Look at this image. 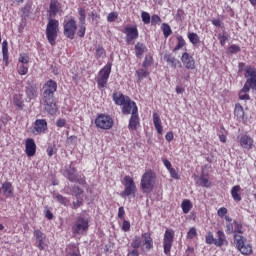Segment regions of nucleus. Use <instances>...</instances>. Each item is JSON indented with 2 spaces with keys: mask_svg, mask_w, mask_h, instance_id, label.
<instances>
[{
  "mask_svg": "<svg viewBox=\"0 0 256 256\" xmlns=\"http://www.w3.org/2000/svg\"><path fill=\"white\" fill-rule=\"evenodd\" d=\"M44 92L42 94V101L44 109L50 115L57 113V102L55 100V91H57V82L53 80L47 81L43 86Z\"/></svg>",
  "mask_w": 256,
  "mask_h": 256,
  "instance_id": "1",
  "label": "nucleus"
},
{
  "mask_svg": "<svg viewBox=\"0 0 256 256\" xmlns=\"http://www.w3.org/2000/svg\"><path fill=\"white\" fill-rule=\"evenodd\" d=\"M244 77L247 80L244 84L243 89H241L239 92V99H241L242 101H249L251 97L247 93H249L251 89H254L256 91V69L251 66L246 67Z\"/></svg>",
  "mask_w": 256,
  "mask_h": 256,
  "instance_id": "2",
  "label": "nucleus"
},
{
  "mask_svg": "<svg viewBox=\"0 0 256 256\" xmlns=\"http://www.w3.org/2000/svg\"><path fill=\"white\" fill-rule=\"evenodd\" d=\"M131 247H133V249L142 247V251H151V248L153 247V238H151V234L144 233L142 236H135L132 239Z\"/></svg>",
  "mask_w": 256,
  "mask_h": 256,
  "instance_id": "3",
  "label": "nucleus"
},
{
  "mask_svg": "<svg viewBox=\"0 0 256 256\" xmlns=\"http://www.w3.org/2000/svg\"><path fill=\"white\" fill-rule=\"evenodd\" d=\"M58 33H59V20L48 18V24L46 27V37L50 45H55L57 41Z\"/></svg>",
  "mask_w": 256,
  "mask_h": 256,
  "instance_id": "4",
  "label": "nucleus"
},
{
  "mask_svg": "<svg viewBox=\"0 0 256 256\" xmlns=\"http://www.w3.org/2000/svg\"><path fill=\"white\" fill-rule=\"evenodd\" d=\"M155 172L148 170L146 171L141 179V187L145 193H151L153 187H155Z\"/></svg>",
  "mask_w": 256,
  "mask_h": 256,
  "instance_id": "5",
  "label": "nucleus"
},
{
  "mask_svg": "<svg viewBox=\"0 0 256 256\" xmlns=\"http://www.w3.org/2000/svg\"><path fill=\"white\" fill-rule=\"evenodd\" d=\"M95 125L96 127H99V129L109 130L113 127V118L109 115L100 114L95 119Z\"/></svg>",
  "mask_w": 256,
  "mask_h": 256,
  "instance_id": "6",
  "label": "nucleus"
},
{
  "mask_svg": "<svg viewBox=\"0 0 256 256\" xmlns=\"http://www.w3.org/2000/svg\"><path fill=\"white\" fill-rule=\"evenodd\" d=\"M234 242L236 243L238 251H240L242 255H250V253H252L253 249L251 248V245L245 244V240L243 239V236L239 234H235Z\"/></svg>",
  "mask_w": 256,
  "mask_h": 256,
  "instance_id": "7",
  "label": "nucleus"
},
{
  "mask_svg": "<svg viewBox=\"0 0 256 256\" xmlns=\"http://www.w3.org/2000/svg\"><path fill=\"white\" fill-rule=\"evenodd\" d=\"M109 75H111V64H107L102 68L98 74L97 83L102 89L107 87V81H109Z\"/></svg>",
  "mask_w": 256,
  "mask_h": 256,
  "instance_id": "8",
  "label": "nucleus"
},
{
  "mask_svg": "<svg viewBox=\"0 0 256 256\" xmlns=\"http://www.w3.org/2000/svg\"><path fill=\"white\" fill-rule=\"evenodd\" d=\"M87 229H89V220L83 217H79L72 227L73 233H76L77 235H82Z\"/></svg>",
  "mask_w": 256,
  "mask_h": 256,
  "instance_id": "9",
  "label": "nucleus"
},
{
  "mask_svg": "<svg viewBox=\"0 0 256 256\" xmlns=\"http://www.w3.org/2000/svg\"><path fill=\"white\" fill-rule=\"evenodd\" d=\"M124 181L125 189L121 192V197H129V195L135 193V182L129 176H125Z\"/></svg>",
  "mask_w": 256,
  "mask_h": 256,
  "instance_id": "10",
  "label": "nucleus"
},
{
  "mask_svg": "<svg viewBox=\"0 0 256 256\" xmlns=\"http://www.w3.org/2000/svg\"><path fill=\"white\" fill-rule=\"evenodd\" d=\"M77 31V23L75 20L70 19L66 24H64V35L68 39L75 38V32Z\"/></svg>",
  "mask_w": 256,
  "mask_h": 256,
  "instance_id": "11",
  "label": "nucleus"
},
{
  "mask_svg": "<svg viewBox=\"0 0 256 256\" xmlns=\"http://www.w3.org/2000/svg\"><path fill=\"white\" fill-rule=\"evenodd\" d=\"M174 236L175 233L173 231L166 230L163 241L165 255H169V253H171V247H173Z\"/></svg>",
  "mask_w": 256,
  "mask_h": 256,
  "instance_id": "12",
  "label": "nucleus"
},
{
  "mask_svg": "<svg viewBox=\"0 0 256 256\" xmlns=\"http://www.w3.org/2000/svg\"><path fill=\"white\" fill-rule=\"evenodd\" d=\"M122 113L123 115H135L138 113L137 104L129 98L126 102L122 105Z\"/></svg>",
  "mask_w": 256,
  "mask_h": 256,
  "instance_id": "13",
  "label": "nucleus"
},
{
  "mask_svg": "<svg viewBox=\"0 0 256 256\" xmlns=\"http://www.w3.org/2000/svg\"><path fill=\"white\" fill-rule=\"evenodd\" d=\"M34 237L36 239V246L40 251H43L47 247V243L45 242L47 239V236L41 232V230H35L34 231Z\"/></svg>",
  "mask_w": 256,
  "mask_h": 256,
  "instance_id": "14",
  "label": "nucleus"
},
{
  "mask_svg": "<svg viewBox=\"0 0 256 256\" xmlns=\"http://www.w3.org/2000/svg\"><path fill=\"white\" fill-rule=\"evenodd\" d=\"M25 92L29 101H31L32 99H36V97L39 95V93L37 92V84H35V82L33 81H28Z\"/></svg>",
  "mask_w": 256,
  "mask_h": 256,
  "instance_id": "15",
  "label": "nucleus"
},
{
  "mask_svg": "<svg viewBox=\"0 0 256 256\" xmlns=\"http://www.w3.org/2000/svg\"><path fill=\"white\" fill-rule=\"evenodd\" d=\"M45 131H47V120L37 119L34 123L33 133L35 135H41V133H45Z\"/></svg>",
  "mask_w": 256,
  "mask_h": 256,
  "instance_id": "16",
  "label": "nucleus"
},
{
  "mask_svg": "<svg viewBox=\"0 0 256 256\" xmlns=\"http://www.w3.org/2000/svg\"><path fill=\"white\" fill-rule=\"evenodd\" d=\"M181 61L186 69H195V60L193 59V56L189 55V53L184 52L181 57Z\"/></svg>",
  "mask_w": 256,
  "mask_h": 256,
  "instance_id": "17",
  "label": "nucleus"
},
{
  "mask_svg": "<svg viewBox=\"0 0 256 256\" xmlns=\"http://www.w3.org/2000/svg\"><path fill=\"white\" fill-rule=\"evenodd\" d=\"M124 33L127 35V43H131L133 39H137V37H139V31L137 30V27H126Z\"/></svg>",
  "mask_w": 256,
  "mask_h": 256,
  "instance_id": "18",
  "label": "nucleus"
},
{
  "mask_svg": "<svg viewBox=\"0 0 256 256\" xmlns=\"http://www.w3.org/2000/svg\"><path fill=\"white\" fill-rule=\"evenodd\" d=\"M238 141L243 149H251L253 147V138L247 135L238 136Z\"/></svg>",
  "mask_w": 256,
  "mask_h": 256,
  "instance_id": "19",
  "label": "nucleus"
},
{
  "mask_svg": "<svg viewBox=\"0 0 256 256\" xmlns=\"http://www.w3.org/2000/svg\"><path fill=\"white\" fill-rule=\"evenodd\" d=\"M26 155L28 157H33L37 151V145H35V140L28 138L26 140Z\"/></svg>",
  "mask_w": 256,
  "mask_h": 256,
  "instance_id": "20",
  "label": "nucleus"
},
{
  "mask_svg": "<svg viewBox=\"0 0 256 256\" xmlns=\"http://www.w3.org/2000/svg\"><path fill=\"white\" fill-rule=\"evenodd\" d=\"M112 99L115 102L116 105H123L127 101H129V96L123 95L121 92H115L112 95Z\"/></svg>",
  "mask_w": 256,
  "mask_h": 256,
  "instance_id": "21",
  "label": "nucleus"
},
{
  "mask_svg": "<svg viewBox=\"0 0 256 256\" xmlns=\"http://www.w3.org/2000/svg\"><path fill=\"white\" fill-rule=\"evenodd\" d=\"M0 193L4 195V197H13V186L10 182H5L2 184L0 188Z\"/></svg>",
  "mask_w": 256,
  "mask_h": 256,
  "instance_id": "22",
  "label": "nucleus"
},
{
  "mask_svg": "<svg viewBox=\"0 0 256 256\" xmlns=\"http://www.w3.org/2000/svg\"><path fill=\"white\" fill-rule=\"evenodd\" d=\"M153 123L157 133H159V135H163V126H161V118L158 113L153 114Z\"/></svg>",
  "mask_w": 256,
  "mask_h": 256,
  "instance_id": "23",
  "label": "nucleus"
},
{
  "mask_svg": "<svg viewBox=\"0 0 256 256\" xmlns=\"http://www.w3.org/2000/svg\"><path fill=\"white\" fill-rule=\"evenodd\" d=\"M59 7H60L59 1L52 0L50 2V17L49 18L55 17L57 15V13H59Z\"/></svg>",
  "mask_w": 256,
  "mask_h": 256,
  "instance_id": "24",
  "label": "nucleus"
},
{
  "mask_svg": "<svg viewBox=\"0 0 256 256\" xmlns=\"http://www.w3.org/2000/svg\"><path fill=\"white\" fill-rule=\"evenodd\" d=\"M135 53L136 57H138V59H141V57H143V53H147V47H145L143 43L138 42L135 45Z\"/></svg>",
  "mask_w": 256,
  "mask_h": 256,
  "instance_id": "25",
  "label": "nucleus"
},
{
  "mask_svg": "<svg viewBox=\"0 0 256 256\" xmlns=\"http://www.w3.org/2000/svg\"><path fill=\"white\" fill-rule=\"evenodd\" d=\"M139 127V114H132L129 121V129L135 131Z\"/></svg>",
  "mask_w": 256,
  "mask_h": 256,
  "instance_id": "26",
  "label": "nucleus"
},
{
  "mask_svg": "<svg viewBox=\"0 0 256 256\" xmlns=\"http://www.w3.org/2000/svg\"><path fill=\"white\" fill-rule=\"evenodd\" d=\"M241 186L236 185L234 187H232L231 189V195H232V199H234V201H237V203H239V201H241Z\"/></svg>",
  "mask_w": 256,
  "mask_h": 256,
  "instance_id": "27",
  "label": "nucleus"
},
{
  "mask_svg": "<svg viewBox=\"0 0 256 256\" xmlns=\"http://www.w3.org/2000/svg\"><path fill=\"white\" fill-rule=\"evenodd\" d=\"M164 61L168 63L171 67H174V69L179 65V60H177L173 55L171 54H165L164 55Z\"/></svg>",
  "mask_w": 256,
  "mask_h": 256,
  "instance_id": "28",
  "label": "nucleus"
},
{
  "mask_svg": "<svg viewBox=\"0 0 256 256\" xmlns=\"http://www.w3.org/2000/svg\"><path fill=\"white\" fill-rule=\"evenodd\" d=\"M196 183L200 187H211V181H209V178H207V176L205 175L200 176V178H198Z\"/></svg>",
  "mask_w": 256,
  "mask_h": 256,
  "instance_id": "29",
  "label": "nucleus"
},
{
  "mask_svg": "<svg viewBox=\"0 0 256 256\" xmlns=\"http://www.w3.org/2000/svg\"><path fill=\"white\" fill-rule=\"evenodd\" d=\"M234 114L236 117H238V119H243V117H245V111L243 110V106H241V104H236Z\"/></svg>",
  "mask_w": 256,
  "mask_h": 256,
  "instance_id": "30",
  "label": "nucleus"
},
{
  "mask_svg": "<svg viewBox=\"0 0 256 256\" xmlns=\"http://www.w3.org/2000/svg\"><path fill=\"white\" fill-rule=\"evenodd\" d=\"M217 235L218 239H216L215 245L216 247H222L223 243H225V234L223 233V231L219 230L217 232Z\"/></svg>",
  "mask_w": 256,
  "mask_h": 256,
  "instance_id": "31",
  "label": "nucleus"
},
{
  "mask_svg": "<svg viewBox=\"0 0 256 256\" xmlns=\"http://www.w3.org/2000/svg\"><path fill=\"white\" fill-rule=\"evenodd\" d=\"M69 181L71 183H79V185H85L87 182L85 181V177H79V176H70Z\"/></svg>",
  "mask_w": 256,
  "mask_h": 256,
  "instance_id": "32",
  "label": "nucleus"
},
{
  "mask_svg": "<svg viewBox=\"0 0 256 256\" xmlns=\"http://www.w3.org/2000/svg\"><path fill=\"white\" fill-rule=\"evenodd\" d=\"M188 39L190 41V43H192V45H197V43H199V35H197V33H188Z\"/></svg>",
  "mask_w": 256,
  "mask_h": 256,
  "instance_id": "33",
  "label": "nucleus"
},
{
  "mask_svg": "<svg viewBox=\"0 0 256 256\" xmlns=\"http://www.w3.org/2000/svg\"><path fill=\"white\" fill-rule=\"evenodd\" d=\"M181 207H182L183 213H185V214L189 213V211H191V207H192V206H191V201H189V200H184V201L182 202Z\"/></svg>",
  "mask_w": 256,
  "mask_h": 256,
  "instance_id": "34",
  "label": "nucleus"
},
{
  "mask_svg": "<svg viewBox=\"0 0 256 256\" xmlns=\"http://www.w3.org/2000/svg\"><path fill=\"white\" fill-rule=\"evenodd\" d=\"M162 31L164 33V37L167 39V37H169V35H171L172 31H171V26H169V24H162Z\"/></svg>",
  "mask_w": 256,
  "mask_h": 256,
  "instance_id": "35",
  "label": "nucleus"
},
{
  "mask_svg": "<svg viewBox=\"0 0 256 256\" xmlns=\"http://www.w3.org/2000/svg\"><path fill=\"white\" fill-rule=\"evenodd\" d=\"M178 44L174 48L173 51H179V49H182V47H185V39H183V36L177 37Z\"/></svg>",
  "mask_w": 256,
  "mask_h": 256,
  "instance_id": "36",
  "label": "nucleus"
},
{
  "mask_svg": "<svg viewBox=\"0 0 256 256\" xmlns=\"http://www.w3.org/2000/svg\"><path fill=\"white\" fill-rule=\"evenodd\" d=\"M136 74L138 76V79H145V77L149 76V71L145 69H139L138 71H136Z\"/></svg>",
  "mask_w": 256,
  "mask_h": 256,
  "instance_id": "37",
  "label": "nucleus"
},
{
  "mask_svg": "<svg viewBox=\"0 0 256 256\" xmlns=\"http://www.w3.org/2000/svg\"><path fill=\"white\" fill-rule=\"evenodd\" d=\"M141 17L145 25H149V23H151V15H149V13L142 12Z\"/></svg>",
  "mask_w": 256,
  "mask_h": 256,
  "instance_id": "38",
  "label": "nucleus"
},
{
  "mask_svg": "<svg viewBox=\"0 0 256 256\" xmlns=\"http://www.w3.org/2000/svg\"><path fill=\"white\" fill-rule=\"evenodd\" d=\"M215 241H216V239L213 237V233L208 232L206 235V243L208 245H213V243H214V245H215Z\"/></svg>",
  "mask_w": 256,
  "mask_h": 256,
  "instance_id": "39",
  "label": "nucleus"
},
{
  "mask_svg": "<svg viewBox=\"0 0 256 256\" xmlns=\"http://www.w3.org/2000/svg\"><path fill=\"white\" fill-rule=\"evenodd\" d=\"M151 63H153V57L151 55H146L142 67H149L151 66Z\"/></svg>",
  "mask_w": 256,
  "mask_h": 256,
  "instance_id": "40",
  "label": "nucleus"
},
{
  "mask_svg": "<svg viewBox=\"0 0 256 256\" xmlns=\"http://www.w3.org/2000/svg\"><path fill=\"white\" fill-rule=\"evenodd\" d=\"M243 225L237 221H234V233H243Z\"/></svg>",
  "mask_w": 256,
  "mask_h": 256,
  "instance_id": "41",
  "label": "nucleus"
},
{
  "mask_svg": "<svg viewBox=\"0 0 256 256\" xmlns=\"http://www.w3.org/2000/svg\"><path fill=\"white\" fill-rule=\"evenodd\" d=\"M235 224L234 223H231V222H228L226 224V233H228V235H231V233H235Z\"/></svg>",
  "mask_w": 256,
  "mask_h": 256,
  "instance_id": "42",
  "label": "nucleus"
},
{
  "mask_svg": "<svg viewBox=\"0 0 256 256\" xmlns=\"http://www.w3.org/2000/svg\"><path fill=\"white\" fill-rule=\"evenodd\" d=\"M55 199H57V201L62 205H67V203H69V201H67V198L63 197V195L61 194H56Z\"/></svg>",
  "mask_w": 256,
  "mask_h": 256,
  "instance_id": "43",
  "label": "nucleus"
},
{
  "mask_svg": "<svg viewBox=\"0 0 256 256\" xmlns=\"http://www.w3.org/2000/svg\"><path fill=\"white\" fill-rule=\"evenodd\" d=\"M239 51H241V47H239V46H237V45H231L230 47H228V50H227V52L228 53H231V54H233V53H239Z\"/></svg>",
  "mask_w": 256,
  "mask_h": 256,
  "instance_id": "44",
  "label": "nucleus"
},
{
  "mask_svg": "<svg viewBox=\"0 0 256 256\" xmlns=\"http://www.w3.org/2000/svg\"><path fill=\"white\" fill-rule=\"evenodd\" d=\"M19 62L22 63V65H27V63H29V56L27 54H21L19 56Z\"/></svg>",
  "mask_w": 256,
  "mask_h": 256,
  "instance_id": "45",
  "label": "nucleus"
},
{
  "mask_svg": "<svg viewBox=\"0 0 256 256\" xmlns=\"http://www.w3.org/2000/svg\"><path fill=\"white\" fill-rule=\"evenodd\" d=\"M29 68L25 64H21L18 70L19 75H27Z\"/></svg>",
  "mask_w": 256,
  "mask_h": 256,
  "instance_id": "46",
  "label": "nucleus"
},
{
  "mask_svg": "<svg viewBox=\"0 0 256 256\" xmlns=\"http://www.w3.org/2000/svg\"><path fill=\"white\" fill-rule=\"evenodd\" d=\"M218 39L220 41V45H222V47H223V45H225V43L227 42V39H228L227 33L224 32L223 34H219Z\"/></svg>",
  "mask_w": 256,
  "mask_h": 256,
  "instance_id": "47",
  "label": "nucleus"
},
{
  "mask_svg": "<svg viewBox=\"0 0 256 256\" xmlns=\"http://www.w3.org/2000/svg\"><path fill=\"white\" fill-rule=\"evenodd\" d=\"M197 236V229H195L194 227H192L188 233H187V239H193L194 237Z\"/></svg>",
  "mask_w": 256,
  "mask_h": 256,
  "instance_id": "48",
  "label": "nucleus"
},
{
  "mask_svg": "<svg viewBox=\"0 0 256 256\" xmlns=\"http://www.w3.org/2000/svg\"><path fill=\"white\" fill-rule=\"evenodd\" d=\"M72 192H73V195H75V197H79V195H83V189L79 188L78 186H74L72 188Z\"/></svg>",
  "mask_w": 256,
  "mask_h": 256,
  "instance_id": "49",
  "label": "nucleus"
},
{
  "mask_svg": "<svg viewBox=\"0 0 256 256\" xmlns=\"http://www.w3.org/2000/svg\"><path fill=\"white\" fill-rule=\"evenodd\" d=\"M77 170L75 168H70L69 170H66L67 179L69 181V177H77V174H75Z\"/></svg>",
  "mask_w": 256,
  "mask_h": 256,
  "instance_id": "50",
  "label": "nucleus"
},
{
  "mask_svg": "<svg viewBox=\"0 0 256 256\" xmlns=\"http://www.w3.org/2000/svg\"><path fill=\"white\" fill-rule=\"evenodd\" d=\"M151 23H152V25H157V24L161 23V17H159V15H157V14H154L151 17Z\"/></svg>",
  "mask_w": 256,
  "mask_h": 256,
  "instance_id": "51",
  "label": "nucleus"
},
{
  "mask_svg": "<svg viewBox=\"0 0 256 256\" xmlns=\"http://www.w3.org/2000/svg\"><path fill=\"white\" fill-rule=\"evenodd\" d=\"M115 19H117V13L116 12H111V13L108 14L107 21L109 23H113V21H115Z\"/></svg>",
  "mask_w": 256,
  "mask_h": 256,
  "instance_id": "52",
  "label": "nucleus"
},
{
  "mask_svg": "<svg viewBox=\"0 0 256 256\" xmlns=\"http://www.w3.org/2000/svg\"><path fill=\"white\" fill-rule=\"evenodd\" d=\"M122 229L123 231H129L131 229V223H129V221L124 220L123 224H122Z\"/></svg>",
  "mask_w": 256,
  "mask_h": 256,
  "instance_id": "53",
  "label": "nucleus"
},
{
  "mask_svg": "<svg viewBox=\"0 0 256 256\" xmlns=\"http://www.w3.org/2000/svg\"><path fill=\"white\" fill-rule=\"evenodd\" d=\"M169 173H170L172 179H179V174L177 173L175 168H170Z\"/></svg>",
  "mask_w": 256,
  "mask_h": 256,
  "instance_id": "54",
  "label": "nucleus"
},
{
  "mask_svg": "<svg viewBox=\"0 0 256 256\" xmlns=\"http://www.w3.org/2000/svg\"><path fill=\"white\" fill-rule=\"evenodd\" d=\"M79 37H85V24H80V28L78 30Z\"/></svg>",
  "mask_w": 256,
  "mask_h": 256,
  "instance_id": "55",
  "label": "nucleus"
},
{
  "mask_svg": "<svg viewBox=\"0 0 256 256\" xmlns=\"http://www.w3.org/2000/svg\"><path fill=\"white\" fill-rule=\"evenodd\" d=\"M96 57H105V49L103 48H98L96 50Z\"/></svg>",
  "mask_w": 256,
  "mask_h": 256,
  "instance_id": "56",
  "label": "nucleus"
},
{
  "mask_svg": "<svg viewBox=\"0 0 256 256\" xmlns=\"http://www.w3.org/2000/svg\"><path fill=\"white\" fill-rule=\"evenodd\" d=\"M225 215H227V208L222 207L218 210V216L219 217H225Z\"/></svg>",
  "mask_w": 256,
  "mask_h": 256,
  "instance_id": "57",
  "label": "nucleus"
},
{
  "mask_svg": "<svg viewBox=\"0 0 256 256\" xmlns=\"http://www.w3.org/2000/svg\"><path fill=\"white\" fill-rule=\"evenodd\" d=\"M83 205V200H77L73 202V209H79Z\"/></svg>",
  "mask_w": 256,
  "mask_h": 256,
  "instance_id": "58",
  "label": "nucleus"
},
{
  "mask_svg": "<svg viewBox=\"0 0 256 256\" xmlns=\"http://www.w3.org/2000/svg\"><path fill=\"white\" fill-rule=\"evenodd\" d=\"M212 24H214L215 27H223V22H221L219 19H212Z\"/></svg>",
  "mask_w": 256,
  "mask_h": 256,
  "instance_id": "59",
  "label": "nucleus"
},
{
  "mask_svg": "<svg viewBox=\"0 0 256 256\" xmlns=\"http://www.w3.org/2000/svg\"><path fill=\"white\" fill-rule=\"evenodd\" d=\"M47 153L49 157H53V155H55V148H53L52 146H49L47 148Z\"/></svg>",
  "mask_w": 256,
  "mask_h": 256,
  "instance_id": "60",
  "label": "nucleus"
},
{
  "mask_svg": "<svg viewBox=\"0 0 256 256\" xmlns=\"http://www.w3.org/2000/svg\"><path fill=\"white\" fill-rule=\"evenodd\" d=\"M127 256H139V250L134 248L132 251L128 252Z\"/></svg>",
  "mask_w": 256,
  "mask_h": 256,
  "instance_id": "61",
  "label": "nucleus"
},
{
  "mask_svg": "<svg viewBox=\"0 0 256 256\" xmlns=\"http://www.w3.org/2000/svg\"><path fill=\"white\" fill-rule=\"evenodd\" d=\"M65 123H67L65 119H59L58 121H56L57 127H65Z\"/></svg>",
  "mask_w": 256,
  "mask_h": 256,
  "instance_id": "62",
  "label": "nucleus"
},
{
  "mask_svg": "<svg viewBox=\"0 0 256 256\" xmlns=\"http://www.w3.org/2000/svg\"><path fill=\"white\" fill-rule=\"evenodd\" d=\"M14 105H16L18 109H23V101L21 100H14Z\"/></svg>",
  "mask_w": 256,
  "mask_h": 256,
  "instance_id": "63",
  "label": "nucleus"
},
{
  "mask_svg": "<svg viewBox=\"0 0 256 256\" xmlns=\"http://www.w3.org/2000/svg\"><path fill=\"white\" fill-rule=\"evenodd\" d=\"M163 163H164V166L166 167V169H168V171H169L170 169H172V168H171V162H170L169 160L163 159Z\"/></svg>",
  "mask_w": 256,
  "mask_h": 256,
  "instance_id": "64",
  "label": "nucleus"
}]
</instances>
